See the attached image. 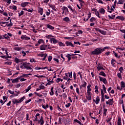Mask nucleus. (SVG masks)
<instances>
[{
  "instance_id": "nucleus-22",
  "label": "nucleus",
  "mask_w": 125,
  "mask_h": 125,
  "mask_svg": "<svg viewBox=\"0 0 125 125\" xmlns=\"http://www.w3.org/2000/svg\"><path fill=\"white\" fill-rule=\"evenodd\" d=\"M46 27L50 30H54V27L52 26V25H50L49 24L46 25Z\"/></svg>"
},
{
  "instance_id": "nucleus-45",
  "label": "nucleus",
  "mask_w": 125,
  "mask_h": 125,
  "mask_svg": "<svg viewBox=\"0 0 125 125\" xmlns=\"http://www.w3.org/2000/svg\"><path fill=\"white\" fill-rule=\"evenodd\" d=\"M45 38H46V39H50H50H52L51 38H53V36L50 35H48L45 36Z\"/></svg>"
},
{
  "instance_id": "nucleus-49",
  "label": "nucleus",
  "mask_w": 125,
  "mask_h": 125,
  "mask_svg": "<svg viewBox=\"0 0 125 125\" xmlns=\"http://www.w3.org/2000/svg\"><path fill=\"white\" fill-rule=\"evenodd\" d=\"M6 26H7V27H12V26H13V23L12 22H10L9 24H6L5 25V27H6Z\"/></svg>"
},
{
  "instance_id": "nucleus-56",
  "label": "nucleus",
  "mask_w": 125,
  "mask_h": 125,
  "mask_svg": "<svg viewBox=\"0 0 125 125\" xmlns=\"http://www.w3.org/2000/svg\"><path fill=\"white\" fill-rule=\"evenodd\" d=\"M101 96L102 97H104V92L103 91V89H101Z\"/></svg>"
},
{
  "instance_id": "nucleus-32",
  "label": "nucleus",
  "mask_w": 125,
  "mask_h": 125,
  "mask_svg": "<svg viewBox=\"0 0 125 125\" xmlns=\"http://www.w3.org/2000/svg\"><path fill=\"white\" fill-rule=\"evenodd\" d=\"M113 100L114 99H110L109 100H108V102L109 103L110 105H111V106H112L113 104H114Z\"/></svg>"
},
{
  "instance_id": "nucleus-50",
  "label": "nucleus",
  "mask_w": 125,
  "mask_h": 125,
  "mask_svg": "<svg viewBox=\"0 0 125 125\" xmlns=\"http://www.w3.org/2000/svg\"><path fill=\"white\" fill-rule=\"evenodd\" d=\"M107 111H108V109H104V115L105 116H107Z\"/></svg>"
},
{
  "instance_id": "nucleus-21",
  "label": "nucleus",
  "mask_w": 125,
  "mask_h": 125,
  "mask_svg": "<svg viewBox=\"0 0 125 125\" xmlns=\"http://www.w3.org/2000/svg\"><path fill=\"white\" fill-rule=\"evenodd\" d=\"M50 78H49V80H47V82H48V83H47V84H48V85H50V84H51V83H54V82L53 81V79L52 80V81H50Z\"/></svg>"
},
{
  "instance_id": "nucleus-9",
  "label": "nucleus",
  "mask_w": 125,
  "mask_h": 125,
  "mask_svg": "<svg viewBox=\"0 0 125 125\" xmlns=\"http://www.w3.org/2000/svg\"><path fill=\"white\" fill-rule=\"evenodd\" d=\"M65 44L66 46H71V47H74V44L73 43L69 41H66Z\"/></svg>"
},
{
  "instance_id": "nucleus-16",
  "label": "nucleus",
  "mask_w": 125,
  "mask_h": 125,
  "mask_svg": "<svg viewBox=\"0 0 125 125\" xmlns=\"http://www.w3.org/2000/svg\"><path fill=\"white\" fill-rule=\"evenodd\" d=\"M71 55L70 54H67L66 55H65V57H67L68 59L67 62H70V61L71 59H72V58L71 57Z\"/></svg>"
},
{
  "instance_id": "nucleus-54",
  "label": "nucleus",
  "mask_w": 125,
  "mask_h": 125,
  "mask_svg": "<svg viewBox=\"0 0 125 125\" xmlns=\"http://www.w3.org/2000/svg\"><path fill=\"white\" fill-rule=\"evenodd\" d=\"M24 14V11H21V13H19V17H20V16H21V15H23Z\"/></svg>"
},
{
  "instance_id": "nucleus-14",
  "label": "nucleus",
  "mask_w": 125,
  "mask_h": 125,
  "mask_svg": "<svg viewBox=\"0 0 125 125\" xmlns=\"http://www.w3.org/2000/svg\"><path fill=\"white\" fill-rule=\"evenodd\" d=\"M38 12L41 15H42V14H43V8L39 7L38 9Z\"/></svg>"
},
{
  "instance_id": "nucleus-17",
  "label": "nucleus",
  "mask_w": 125,
  "mask_h": 125,
  "mask_svg": "<svg viewBox=\"0 0 125 125\" xmlns=\"http://www.w3.org/2000/svg\"><path fill=\"white\" fill-rule=\"evenodd\" d=\"M19 80H20V77H18L17 78L13 80L12 83H18V82H19Z\"/></svg>"
},
{
  "instance_id": "nucleus-64",
  "label": "nucleus",
  "mask_w": 125,
  "mask_h": 125,
  "mask_svg": "<svg viewBox=\"0 0 125 125\" xmlns=\"http://www.w3.org/2000/svg\"><path fill=\"white\" fill-rule=\"evenodd\" d=\"M51 60H52V56H49L48 57V61H49V62H50Z\"/></svg>"
},
{
  "instance_id": "nucleus-10",
  "label": "nucleus",
  "mask_w": 125,
  "mask_h": 125,
  "mask_svg": "<svg viewBox=\"0 0 125 125\" xmlns=\"http://www.w3.org/2000/svg\"><path fill=\"white\" fill-rule=\"evenodd\" d=\"M21 40H25L26 41L30 40V37H28L26 35H21Z\"/></svg>"
},
{
  "instance_id": "nucleus-60",
  "label": "nucleus",
  "mask_w": 125,
  "mask_h": 125,
  "mask_svg": "<svg viewBox=\"0 0 125 125\" xmlns=\"http://www.w3.org/2000/svg\"><path fill=\"white\" fill-rule=\"evenodd\" d=\"M47 54H39V56H40V57H43L44 56H45Z\"/></svg>"
},
{
  "instance_id": "nucleus-27",
  "label": "nucleus",
  "mask_w": 125,
  "mask_h": 125,
  "mask_svg": "<svg viewBox=\"0 0 125 125\" xmlns=\"http://www.w3.org/2000/svg\"><path fill=\"white\" fill-rule=\"evenodd\" d=\"M53 89H54V87H52L51 88V92H50V95H51V96L54 95V91H53Z\"/></svg>"
},
{
  "instance_id": "nucleus-7",
  "label": "nucleus",
  "mask_w": 125,
  "mask_h": 125,
  "mask_svg": "<svg viewBox=\"0 0 125 125\" xmlns=\"http://www.w3.org/2000/svg\"><path fill=\"white\" fill-rule=\"evenodd\" d=\"M62 10L64 11V13L65 15H68L69 14V9H68V8L66 6H63V7L62 8Z\"/></svg>"
},
{
  "instance_id": "nucleus-42",
  "label": "nucleus",
  "mask_w": 125,
  "mask_h": 125,
  "mask_svg": "<svg viewBox=\"0 0 125 125\" xmlns=\"http://www.w3.org/2000/svg\"><path fill=\"white\" fill-rule=\"evenodd\" d=\"M121 87H123L124 88H125V82L122 81L121 82Z\"/></svg>"
},
{
  "instance_id": "nucleus-20",
  "label": "nucleus",
  "mask_w": 125,
  "mask_h": 125,
  "mask_svg": "<svg viewBox=\"0 0 125 125\" xmlns=\"http://www.w3.org/2000/svg\"><path fill=\"white\" fill-rule=\"evenodd\" d=\"M74 124H76V123H77V124H79L80 125H83V124H82L80 121H79L78 119H74Z\"/></svg>"
},
{
  "instance_id": "nucleus-46",
  "label": "nucleus",
  "mask_w": 125,
  "mask_h": 125,
  "mask_svg": "<svg viewBox=\"0 0 125 125\" xmlns=\"http://www.w3.org/2000/svg\"><path fill=\"white\" fill-rule=\"evenodd\" d=\"M103 89L104 90V93H107V91H106V87L105 86V85H103Z\"/></svg>"
},
{
  "instance_id": "nucleus-23",
  "label": "nucleus",
  "mask_w": 125,
  "mask_h": 125,
  "mask_svg": "<svg viewBox=\"0 0 125 125\" xmlns=\"http://www.w3.org/2000/svg\"><path fill=\"white\" fill-rule=\"evenodd\" d=\"M49 7H50L51 8H52V9H53V10H54V11H57V10L56 9H55V5H52V4H50L49 5Z\"/></svg>"
},
{
  "instance_id": "nucleus-25",
  "label": "nucleus",
  "mask_w": 125,
  "mask_h": 125,
  "mask_svg": "<svg viewBox=\"0 0 125 125\" xmlns=\"http://www.w3.org/2000/svg\"><path fill=\"white\" fill-rule=\"evenodd\" d=\"M62 20L64 21V22H70V18L68 17L64 18Z\"/></svg>"
},
{
  "instance_id": "nucleus-1",
  "label": "nucleus",
  "mask_w": 125,
  "mask_h": 125,
  "mask_svg": "<svg viewBox=\"0 0 125 125\" xmlns=\"http://www.w3.org/2000/svg\"><path fill=\"white\" fill-rule=\"evenodd\" d=\"M103 52V50L101 48H97L94 51L91 52V55H100Z\"/></svg>"
},
{
  "instance_id": "nucleus-12",
  "label": "nucleus",
  "mask_w": 125,
  "mask_h": 125,
  "mask_svg": "<svg viewBox=\"0 0 125 125\" xmlns=\"http://www.w3.org/2000/svg\"><path fill=\"white\" fill-rule=\"evenodd\" d=\"M47 47V45L42 44L40 46L41 50H45Z\"/></svg>"
},
{
  "instance_id": "nucleus-11",
  "label": "nucleus",
  "mask_w": 125,
  "mask_h": 125,
  "mask_svg": "<svg viewBox=\"0 0 125 125\" xmlns=\"http://www.w3.org/2000/svg\"><path fill=\"white\" fill-rule=\"evenodd\" d=\"M28 4H30V2H23L21 4V7H26V6H27V5H28Z\"/></svg>"
},
{
  "instance_id": "nucleus-57",
  "label": "nucleus",
  "mask_w": 125,
  "mask_h": 125,
  "mask_svg": "<svg viewBox=\"0 0 125 125\" xmlns=\"http://www.w3.org/2000/svg\"><path fill=\"white\" fill-rule=\"evenodd\" d=\"M90 22H93V21H96V19L95 18H94V17H92L90 19Z\"/></svg>"
},
{
  "instance_id": "nucleus-2",
  "label": "nucleus",
  "mask_w": 125,
  "mask_h": 125,
  "mask_svg": "<svg viewBox=\"0 0 125 125\" xmlns=\"http://www.w3.org/2000/svg\"><path fill=\"white\" fill-rule=\"evenodd\" d=\"M25 99H26V96H24L20 100H18L17 99H13L12 100V101L13 103V104H16V105H18V103H22V102H23V101H24V100Z\"/></svg>"
},
{
  "instance_id": "nucleus-55",
  "label": "nucleus",
  "mask_w": 125,
  "mask_h": 125,
  "mask_svg": "<svg viewBox=\"0 0 125 125\" xmlns=\"http://www.w3.org/2000/svg\"><path fill=\"white\" fill-rule=\"evenodd\" d=\"M11 64H12V62H5V65H11Z\"/></svg>"
},
{
  "instance_id": "nucleus-15",
  "label": "nucleus",
  "mask_w": 125,
  "mask_h": 125,
  "mask_svg": "<svg viewBox=\"0 0 125 125\" xmlns=\"http://www.w3.org/2000/svg\"><path fill=\"white\" fill-rule=\"evenodd\" d=\"M116 19H119V20H121V21H124L125 18L123 16H119L116 17Z\"/></svg>"
},
{
  "instance_id": "nucleus-34",
  "label": "nucleus",
  "mask_w": 125,
  "mask_h": 125,
  "mask_svg": "<svg viewBox=\"0 0 125 125\" xmlns=\"http://www.w3.org/2000/svg\"><path fill=\"white\" fill-rule=\"evenodd\" d=\"M100 76H103V77H106V74L104 71H101L99 73Z\"/></svg>"
},
{
  "instance_id": "nucleus-37",
  "label": "nucleus",
  "mask_w": 125,
  "mask_h": 125,
  "mask_svg": "<svg viewBox=\"0 0 125 125\" xmlns=\"http://www.w3.org/2000/svg\"><path fill=\"white\" fill-rule=\"evenodd\" d=\"M125 0H119L118 2L117 3V4H124V2Z\"/></svg>"
},
{
  "instance_id": "nucleus-58",
  "label": "nucleus",
  "mask_w": 125,
  "mask_h": 125,
  "mask_svg": "<svg viewBox=\"0 0 125 125\" xmlns=\"http://www.w3.org/2000/svg\"><path fill=\"white\" fill-rule=\"evenodd\" d=\"M119 71L120 72V73H123V71H124V67H123L122 66L120 67Z\"/></svg>"
},
{
  "instance_id": "nucleus-40",
  "label": "nucleus",
  "mask_w": 125,
  "mask_h": 125,
  "mask_svg": "<svg viewBox=\"0 0 125 125\" xmlns=\"http://www.w3.org/2000/svg\"><path fill=\"white\" fill-rule=\"evenodd\" d=\"M38 42L39 44H41V43H43L44 42V41L42 39H40L38 41Z\"/></svg>"
},
{
  "instance_id": "nucleus-62",
  "label": "nucleus",
  "mask_w": 125,
  "mask_h": 125,
  "mask_svg": "<svg viewBox=\"0 0 125 125\" xmlns=\"http://www.w3.org/2000/svg\"><path fill=\"white\" fill-rule=\"evenodd\" d=\"M30 62H31V63H33L34 62V63H36V61L35 60V59H31Z\"/></svg>"
},
{
  "instance_id": "nucleus-3",
  "label": "nucleus",
  "mask_w": 125,
  "mask_h": 125,
  "mask_svg": "<svg viewBox=\"0 0 125 125\" xmlns=\"http://www.w3.org/2000/svg\"><path fill=\"white\" fill-rule=\"evenodd\" d=\"M21 65H22V63H21ZM22 66H23L25 69H27V70H32V67L27 64V62H22Z\"/></svg>"
},
{
  "instance_id": "nucleus-29",
  "label": "nucleus",
  "mask_w": 125,
  "mask_h": 125,
  "mask_svg": "<svg viewBox=\"0 0 125 125\" xmlns=\"http://www.w3.org/2000/svg\"><path fill=\"white\" fill-rule=\"evenodd\" d=\"M106 11L104 8H101L99 10V12L101 13V14H105V12Z\"/></svg>"
},
{
  "instance_id": "nucleus-53",
  "label": "nucleus",
  "mask_w": 125,
  "mask_h": 125,
  "mask_svg": "<svg viewBox=\"0 0 125 125\" xmlns=\"http://www.w3.org/2000/svg\"><path fill=\"white\" fill-rule=\"evenodd\" d=\"M62 97L64 99H66V98H67V94L66 93H62Z\"/></svg>"
},
{
  "instance_id": "nucleus-61",
  "label": "nucleus",
  "mask_w": 125,
  "mask_h": 125,
  "mask_svg": "<svg viewBox=\"0 0 125 125\" xmlns=\"http://www.w3.org/2000/svg\"><path fill=\"white\" fill-rule=\"evenodd\" d=\"M83 82H84V83L82 84V86L83 87H86V84L87 83L85 81H83Z\"/></svg>"
},
{
  "instance_id": "nucleus-24",
  "label": "nucleus",
  "mask_w": 125,
  "mask_h": 125,
  "mask_svg": "<svg viewBox=\"0 0 125 125\" xmlns=\"http://www.w3.org/2000/svg\"><path fill=\"white\" fill-rule=\"evenodd\" d=\"M99 102H100V98L99 96H97L96 98L95 103L96 104H99Z\"/></svg>"
},
{
  "instance_id": "nucleus-4",
  "label": "nucleus",
  "mask_w": 125,
  "mask_h": 125,
  "mask_svg": "<svg viewBox=\"0 0 125 125\" xmlns=\"http://www.w3.org/2000/svg\"><path fill=\"white\" fill-rule=\"evenodd\" d=\"M100 79V81L102 82L104 84H107V79L105 78L102 77L101 76H99Z\"/></svg>"
},
{
  "instance_id": "nucleus-48",
  "label": "nucleus",
  "mask_w": 125,
  "mask_h": 125,
  "mask_svg": "<svg viewBox=\"0 0 125 125\" xmlns=\"http://www.w3.org/2000/svg\"><path fill=\"white\" fill-rule=\"evenodd\" d=\"M82 74H83V72H79L78 73V74L80 75V78L81 80H83V75H82Z\"/></svg>"
},
{
  "instance_id": "nucleus-35",
  "label": "nucleus",
  "mask_w": 125,
  "mask_h": 125,
  "mask_svg": "<svg viewBox=\"0 0 125 125\" xmlns=\"http://www.w3.org/2000/svg\"><path fill=\"white\" fill-rule=\"evenodd\" d=\"M114 62H116V60H115V59H112L111 60V65L113 66V67H115V63Z\"/></svg>"
},
{
  "instance_id": "nucleus-43",
  "label": "nucleus",
  "mask_w": 125,
  "mask_h": 125,
  "mask_svg": "<svg viewBox=\"0 0 125 125\" xmlns=\"http://www.w3.org/2000/svg\"><path fill=\"white\" fill-rule=\"evenodd\" d=\"M40 125H43L44 124V121L43 120H38V123L40 124Z\"/></svg>"
},
{
  "instance_id": "nucleus-36",
  "label": "nucleus",
  "mask_w": 125,
  "mask_h": 125,
  "mask_svg": "<svg viewBox=\"0 0 125 125\" xmlns=\"http://www.w3.org/2000/svg\"><path fill=\"white\" fill-rule=\"evenodd\" d=\"M97 69H98V71H100V70H103L104 71H105V69L103 68V66H98Z\"/></svg>"
},
{
  "instance_id": "nucleus-59",
  "label": "nucleus",
  "mask_w": 125,
  "mask_h": 125,
  "mask_svg": "<svg viewBox=\"0 0 125 125\" xmlns=\"http://www.w3.org/2000/svg\"><path fill=\"white\" fill-rule=\"evenodd\" d=\"M45 88V86H44V85H41L40 86V89H44Z\"/></svg>"
},
{
  "instance_id": "nucleus-47",
  "label": "nucleus",
  "mask_w": 125,
  "mask_h": 125,
  "mask_svg": "<svg viewBox=\"0 0 125 125\" xmlns=\"http://www.w3.org/2000/svg\"><path fill=\"white\" fill-rule=\"evenodd\" d=\"M14 50H17V51H20L21 50V48L18 47H15L14 48Z\"/></svg>"
},
{
  "instance_id": "nucleus-38",
  "label": "nucleus",
  "mask_w": 125,
  "mask_h": 125,
  "mask_svg": "<svg viewBox=\"0 0 125 125\" xmlns=\"http://www.w3.org/2000/svg\"><path fill=\"white\" fill-rule=\"evenodd\" d=\"M10 8H12V9H13L14 10H17V7L15 5L10 6Z\"/></svg>"
},
{
  "instance_id": "nucleus-30",
  "label": "nucleus",
  "mask_w": 125,
  "mask_h": 125,
  "mask_svg": "<svg viewBox=\"0 0 125 125\" xmlns=\"http://www.w3.org/2000/svg\"><path fill=\"white\" fill-rule=\"evenodd\" d=\"M4 39H5V40H7V41H10V38H9V36L7 35V34H5L4 35Z\"/></svg>"
},
{
  "instance_id": "nucleus-52",
  "label": "nucleus",
  "mask_w": 125,
  "mask_h": 125,
  "mask_svg": "<svg viewBox=\"0 0 125 125\" xmlns=\"http://www.w3.org/2000/svg\"><path fill=\"white\" fill-rule=\"evenodd\" d=\"M117 77H118V78H119V79H122V73H117Z\"/></svg>"
},
{
  "instance_id": "nucleus-33",
  "label": "nucleus",
  "mask_w": 125,
  "mask_h": 125,
  "mask_svg": "<svg viewBox=\"0 0 125 125\" xmlns=\"http://www.w3.org/2000/svg\"><path fill=\"white\" fill-rule=\"evenodd\" d=\"M102 49L103 50V52H104V51H105L106 49H107V50L111 49V47H110L109 46H105V47H104L103 48H102Z\"/></svg>"
},
{
  "instance_id": "nucleus-8",
  "label": "nucleus",
  "mask_w": 125,
  "mask_h": 125,
  "mask_svg": "<svg viewBox=\"0 0 125 125\" xmlns=\"http://www.w3.org/2000/svg\"><path fill=\"white\" fill-rule=\"evenodd\" d=\"M91 11H94L95 12V15L96 16H97V17H98L99 18H100V14H99V12H98L97 11V9H95V8L92 9Z\"/></svg>"
},
{
  "instance_id": "nucleus-31",
  "label": "nucleus",
  "mask_w": 125,
  "mask_h": 125,
  "mask_svg": "<svg viewBox=\"0 0 125 125\" xmlns=\"http://www.w3.org/2000/svg\"><path fill=\"white\" fill-rule=\"evenodd\" d=\"M108 19L111 20V19H115V17H116V15H112L111 17L110 15H108Z\"/></svg>"
},
{
  "instance_id": "nucleus-6",
  "label": "nucleus",
  "mask_w": 125,
  "mask_h": 125,
  "mask_svg": "<svg viewBox=\"0 0 125 125\" xmlns=\"http://www.w3.org/2000/svg\"><path fill=\"white\" fill-rule=\"evenodd\" d=\"M50 41L51 43H53L54 44H56V43H58L59 42L58 40L53 38H51Z\"/></svg>"
},
{
  "instance_id": "nucleus-13",
  "label": "nucleus",
  "mask_w": 125,
  "mask_h": 125,
  "mask_svg": "<svg viewBox=\"0 0 125 125\" xmlns=\"http://www.w3.org/2000/svg\"><path fill=\"white\" fill-rule=\"evenodd\" d=\"M87 93V96H86V99L88 101H91V95L92 93Z\"/></svg>"
},
{
  "instance_id": "nucleus-41",
  "label": "nucleus",
  "mask_w": 125,
  "mask_h": 125,
  "mask_svg": "<svg viewBox=\"0 0 125 125\" xmlns=\"http://www.w3.org/2000/svg\"><path fill=\"white\" fill-rule=\"evenodd\" d=\"M100 34H102V35H104L105 36V35H107V32L104 30H101Z\"/></svg>"
},
{
  "instance_id": "nucleus-19",
  "label": "nucleus",
  "mask_w": 125,
  "mask_h": 125,
  "mask_svg": "<svg viewBox=\"0 0 125 125\" xmlns=\"http://www.w3.org/2000/svg\"><path fill=\"white\" fill-rule=\"evenodd\" d=\"M107 11L108 12H109V13H112L113 11H114V9L111 7V8L110 9V6H107Z\"/></svg>"
},
{
  "instance_id": "nucleus-18",
  "label": "nucleus",
  "mask_w": 125,
  "mask_h": 125,
  "mask_svg": "<svg viewBox=\"0 0 125 125\" xmlns=\"http://www.w3.org/2000/svg\"><path fill=\"white\" fill-rule=\"evenodd\" d=\"M82 34H83V31L82 30H79L76 33V35H74V37H79L78 35H82Z\"/></svg>"
},
{
  "instance_id": "nucleus-28",
  "label": "nucleus",
  "mask_w": 125,
  "mask_h": 125,
  "mask_svg": "<svg viewBox=\"0 0 125 125\" xmlns=\"http://www.w3.org/2000/svg\"><path fill=\"white\" fill-rule=\"evenodd\" d=\"M91 17V13L90 12H89L88 13V18L85 20V19H83V21H85V22H86V21H88V19Z\"/></svg>"
},
{
  "instance_id": "nucleus-44",
  "label": "nucleus",
  "mask_w": 125,
  "mask_h": 125,
  "mask_svg": "<svg viewBox=\"0 0 125 125\" xmlns=\"http://www.w3.org/2000/svg\"><path fill=\"white\" fill-rule=\"evenodd\" d=\"M58 43H59V45L60 46H65V44L64 43H62V42H60L59 41Z\"/></svg>"
},
{
  "instance_id": "nucleus-39",
  "label": "nucleus",
  "mask_w": 125,
  "mask_h": 125,
  "mask_svg": "<svg viewBox=\"0 0 125 125\" xmlns=\"http://www.w3.org/2000/svg\"><path fill=\"white\" fill-rule=\"evenodd\" d=\"M15 62H16L17 64H18V63H20V59H18V58H15Z\"/></svg>"
},
{
  "instance_id": "nucleus-63",
  "label": "nucleus",
  "mask_w": 125,
  "mask_h": 125,
  "mask_svg": "<svg viewBox=\"0 0 125 125\" xmlns=\"http://www.w3.org/2000/svg\"><path fill=\"white\" fill-rule=\"evenodd\" d=\"M94 29L95 30V31H96L97 32H99L100 33V32L101 31V30L99 28H95Z\"/></svg>"
},
{
  "instance_id": "nucleus-26",
  "label": "nucleus",
  "mask_w": 125,
  "mask_h": 125,
  "mask_svg": "<svg viewBox=\"0 0 125 125\" xmlns=\"http://www.w3.org/2000/svg\"><path fill=\"white\" fill-rule=\"evenodd\" d=\"M117 125H122V118L120 117H118Z\"/></svg>"
},
{
  "instance_id": "nucleus-51",
  "label": "nucleus",
  "mask_w": 125,
  "mask_h": 125,
  "mask_svg": "<svg viewBox=\"0 0 125 125\" xmlns=\"http://www.w3.org/2000/svg\"><path fill=\"white\" fill-rule=\"evenodd\" d=\"M48 11L46 12V15L49 16V15H50V9H48Z\"/></svg>"
},
{
  "instance_id": "nucleus-5",
  "label": "nucleus",
  "mask_w": 125,
  "mask_h": 125,
  "mask_svg": "<svg viewBox=\"0 0 125 125\" xmlns=\"http://www.w3.org/2000/svg\"><path fill=\"white\" fill-rule=\"evenodd\" d=\"M67 7L71 10L72 13H74V14H78L75 8H73V7H72L71 5H67Z\"/></svg>"
}]
</instances>
